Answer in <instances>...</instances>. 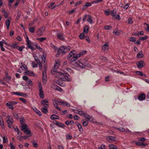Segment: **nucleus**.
I'll list each match as a JSON object with an SVG mask.
<instances>
[{
	"label": "nucleus",
	"instance_id": "obj_43",
	"mask_svg": "<svg viewBox=\"0 0 149 149\" xmlns=\"http://www.w3.org/2000/svg\"><path fill=\"white\" fill-rule=\"evenodd\" d=\"M48 102L46 100H44L41 101V103L42 104H45L46 103H48Z\"/></svg>",
	"mask_w": 149,
	"mask_h": 149
},
{
	"label": "nucleus",
	"instance_id": "obj_40",
	"mask_svg": "<svg viewBox=\"0 0 149 149\" xmlns=\"http://www.w3.org/2000/svg\"><path fill=\"white\" fill-rule=\"evenodd\" d=\"M37 39L41 42H42L44 40H46V38L41 37L39 38H37Z\"/></svg>",
	"mask_w": 149,
	"mask_h": 149
},
{
	"label": "nucleus",
	"instance_id": "obj_50",
	"mask_svg": "<svg viewBox=\"0 0 149 149\" xmlns=\"http://www.w3.org/2000/svg\"><path fill=\"white\" fill-rule=\"evenodd\" d=\"M25 121V120L24 119V118H22L20 119V123L22 125V124H23V123H25L24 121Z\"/></svg>",
	"mask_w": 149,
	"mask_h": 149
},
{
	"label": "nucleus",
	"instance_id": "obj_12",
	"mask_svg": "<svg viewBox=\"0 0 149 149\" xmlns=\"http://www.w3.org/2000/svg\"><path fill=\"white\" fill-rule=\"evenodd\" d=\"M31 41L28 42L27 43V45L28 47L31 49L32 51H33L35 50L34 48L31 45Z\"/></svg>",
	"mask_w": 149,
	"mask_h": 149
},
{
	"label": "nucleus",
	"instance_id": "obj_7",
	"mask_svg": "<svg viewBox=\"0 0 149 149\" xmlns=\"http://www.w3.org/2000/svg\"><path fill=\"white\" fill-rule=\"evenodd\" d=\"M81 54L79 53V54H77L71 58V62H73L76 60L79 57L81 56Z\"/></svg>",
	"mask_w": 149,
	"mask_h": 149
},
{
	"label": "nucleus",
	"instance_id": "obj_31",
	"mask_svg": "<svg viewBox=\"0 0 149 149\" xmlns=\"http://www.w3.org/2000/svg\"><path fill=\"white\" fill-rule=\"evenodd\" d=\"M78 112L77 114H79L81 115H85V113L84 112L82 111L79 110H77Z\"/></svg>",
	"mask_w": 149,
	"mask_h": 149
},
{
	"label": "nucleus",
	"instance_id": "obj_1",
	"mask_svg": "<svg viewBox=\"0 0 149 149\" xmlns=\"http://www.w3.org/2000/svg\"><path fill=\"white\" fill-rule=\"evenodd\" d=\"M56 63L54 64V68L51 71V73L52 74H54V72H56L58 74V75L60 76H56V77L58 79H60L61 80L65 81H70V79L68 77L69 76V74L67 72H65L63 70L61 72H58L57 71V69L58 68L60 63V61L56 60L55 61Z\"/></svg>",
	"mask_w": 149,
	"mask_h": 149
},
{
	"label": "nucleus",
	"instance_id": "obj_2",
	"mask_svg": "<svg viewBox=\"0 0 149 149\" xmlns=\"http://www.w3.org/2000/svg\"><path fill=\"white\" fill-rule=\"evenodd\" d=\"M83 63L79 62V64L76 63V65H78L81 68H84L85 66H87L88 65L87 61L86 60L84 59L83 61Z\"/></svg>",
	"mask_w": 149,
	"mask_h": 149
},
{
	"label": "nucleus",
	"instance_id": "obj_29",
	"mask_svg": "<svg viewBox=\"0 0 149 149\" xmlns=\"http://www.w3.org/2000/svg\"><path fill=\"white\" fill-rule=\"evenodd\" d=\"M41 111L42 112V113L45 114L47 113L48 112L47 109H46L45 108H41Z\"/></svg>",
	"mask_w": 149,
	"mask_h": 149
},
{
	"label": "nucleus",
	"instance_id": "obj_36",
	"mask_svg": "<svg viewBox=\"0 0 149 149\" xmlns=\"http://www.w3.org/2000/svg\"><path fill=\"white\" fill-rule=\"evenodd\" d=\"M116 12L114 10H111L110 12V14L112 16H115Z\"/></svg>",
	"mask_w": 149,
	"mask_h": 149
},
{
	"label": "nucleus",
	"instance_id": "obj_13",
	"mask_svg": "<svg viewBox=\"0 0 149 149\" xmlns=\"http://www.w3.org/2000/svg\"><path fill=\"white\" fill-rule=\"evenodd\" d=\"M25 74L27 75H29L31 76H33L34 75V73L33 72L29 70L24 72Z\"/></svg>",
	"mask_w": 149,
	"mask_h": 149
},
{
	"label": "nucleus",
	"instance_id": "obj_24",
	"mask_svg": "<svg viewBox=\"0 0 149 149\" xmlns=\"http://www.w3.org/2000/svg\"><path fill=\"white\" fill-rule=\"evenodd\" d=\"M89 29V27L88 26H85L83 30L85 34H87L88 32Z\"/></svg>",
	"mask_w": 149,
	"mask_h": 149
},
{
	"label": "nucleus",
	"instance_id": "obj_58",
	"mask_svg": "<svg viewBox=\"0 0 149 149\" xmlns=\"http://www.w3.org/2000/svg\"><path fill=\"white\" fill-rule=\"evenodd\" d=\"M13 114L14 118L16 119H17L19 115L15 113H13Z\"/></svg>",
	"mask_w": 149,
	"mask_h": 149
},
{
	"label": "nucleus",
	"instance_id": "obj_39",
	"mask_svg": "<svg viewBox=\"0 0 149 149\" xmlns=\"http://www.w3.org/2000/svg\"><path fill=\"white\" fill-rule=\"evenodd\" d=\"M58 101L56 100H55L53 101V104L54 107H56L58 106Z\"/></svg>",
	"mask_w": 149,
	"mask_h": 149
},
{
	"label": "nucleus",
	"instance_id": "obj_9",
	"mask_svg": "<svg viewBox=\"0 0 149 149\" xmlns=\"http://www.w3.org/2000/svg\"><path fill=\"white\" fill-rule=\"evenodd\" d=\"M76 125L77 126L78 129L79 130V131L80 132H82L83 131V129L82 127L81 124L78 122H76L75 123Z\"/></svg>",
	"mask_w": 149,
	"mask_h": 149
},
{
	"label": "nucleus",
	"instance_id": "obj_11",
	"mask_svg": "<svg viewBox=\"0 0 149 149\" xmlns=\"http://www.w3.org/2000/svg\"><path fill=\"white\" fill-rule=\"evenodd\" d=\"M91 3L89 2H86L85 4L83 6V10H85L86 9L87 7L91 6Z\"/></svg>",
	"mask_w": 149,
	"mask_h": 149
},
{
	"label": "nucleus",
	"instance_id": "obj_45",
	"mask_svg": "<svg viewBox=\"0 0 149 149\" xmlns=\"http://www.w3.org/2000/svg\"><path fill=\"white\" fill-rule=\"evenodd\" d=\"M129 40L130 42H135L136 41V38L135 37H131L130 38Z\"/></svg>",
	"mask_w": 149,
	"mask_h": 149
},
{
	"label": "nucleus",
	"instance_id": "obj_64",
	"mask_svg": "<svg viewBox=\"0 0 149 149\" xmlns=\"http://www.w3.org/2000/svg\"><path fill=\"white\" fill-rule=\"evenodd\" d=\"M72 138V136L69 135H67L66 136V138L68 139H71Z\"/></svg>",
	"mask_w": 149,
	"mask_h": 149
},
{
	"label": "nucleus",
	"instance_id": "obj_49",
	"mask_svg": "<svg viewBox=\"0 0 149 149\" xmlns=\"http://www.w3.org/2000/svg\"><path fill=\"white\" fill-rule=\"evenodd\" d=\"M35 47L37 48V49H38L40 51H42V49L41 48L39 45L37 44L35 45Z\"/></svg>",
	"mask_w": 149,
	"mask_h": 149
},
{
	"label": "nucleus",
	"instance_id": "obj_52",
	"mask_svg": "<svg viewBox=\"0 0 149 149\" xmlns=\"http://www.w3.org/2000/svg\"><path fill=\"white\" fill-rule=\"evenodd\" d=\"M105 146L104 144H102L100 147H99L98 149H106L105 148Z\"/></svg>",
	"mask_w": 149,
	"mask_h": 149
},
{
	"label": "nucleus",
	"instance_id": "obj_35",
	"mask_svg": "<svg viewBox=\"0 0 149 149\" xmlns=\"http://www.w3.org/2000/svg\"><path fill=\"white\" fill-rule=\"evenodd\" d=\"M35 30V28L33 27H31L29 29V31L32 33H34Z\"/></svg>",
	"mask_w": 149,
	"mask_h": 149
},
{
	"label": "nucleus",
	"instance_id": "obj_16",
	"mask_svg": "<svg viewBox=\"0 0 149 149\" xmlns=\"http://www.w3.org/2000/svg\"><path fill=\"white\" fill-rule=\"evenodd\" d=\"M107 139L108 141L111 140V141H115L116 140V137L113 136H109L107 138Z\"/></svg>",
	"mask_w": 149,
	"mask_h": 149
},
{
	"label": "nucleus",
	"instance_id": "obj_59",
	"mask_svg": "<svg viewBox=\"0 0 149 149\" xmlns=\"http://www.w3.org/2000/svg\"><path fill=\"white\" fill-rule=\"evenodd\" d=\"M128 23L129 24H132L133 23L132 21V18L131 17H130L128 20Z\"/></svg>",
	"mask_w": 149,
	"mask_h": 149
},
{
	"label": "nucleus",
	"instance_id": "obj_51",
	"mask_svg": "<svg viewBox=\"0 0 149 149\" xmlns=\"http://www.w3.org/2000/svg\"><path fill=\"white\" fill-rule=\"evenodd\" d=\"M116 129L117 130H119L120 131L122 132H124L125 130V129L123 127L117 128Z\"/></svg>",
	"mask_w": 149,
	"mask_h": 149
},
{
	"label": "nucleus",
	"instance_id": "obj_57",
	"mask_svg": "<svg viewBox=\"0 0 149 149\" xmlns=\"http://www.w3.org/2000/svg\"><path fill=\"white\" fill-rule=\"evenodd\" d=\"M32 144L33 146H34L35 148H37L38 147V144L36 142H35L34 141L32 142Z\"/></svg>",
	"mask_w": 149,
	"mask_h": 149
},
{
	"label": "nucleus",
	"instance_id": "obj_6",
	"mask_svg": "<svg viewBox=\"0 0 149 149\" xmlns=\"http://www.w3.org/2000/svg\"><path fill=\"white\" fill-rule=\"evenodd\" d=\"M6 122L7 123L8 127L9 128H11L13 123L14 122L12 118L10 120V119L8 118Z\"/></svg>",
	"mask_w": 149,
	"mask_h": 149
},
{
	"label": "nucleus",
	"instance_id": "obj_30",
	"mask_svg": "<svg viewBox=\"0 0 149 149\" xmlns=\"http://www.w3.org/2000/svg\"><path fill=\"white\" fill-rule=\"evenodd\" d=\"M148 145V144L145 143V142H140V146L141 147H144L147 146Z\"/></svg>",
	"mask_w": 149,
	"mask_h": 149
},
{
	"label": "nucleus",
	"instance_id": "obj_42",
	"mask_svg": "<svg viewBox=\"0 0 149 149\" xmlns=\"http://www.w3.org/2000/svg\"><path fill=\"white\" fill-rule=\"evenodd\" d=\"M57 125L59 127H65V125L63 123L61 122H58V125Z\"/></svg>",
	"mask_w": 149,
	"mask_h": 149
},
{
	"label": "nucleus",
	"instance_id": "obj_10",
	"mask_svg": "<svg viewBox=\"0 0 149 149\" xmlns=\"http://www.w3.org/2000/svg\"><path fill=\"white\" fill-rule=\"evenodd\" d=\"M57 36L58 39L62 40H64L63 34L61 33H58L57 34Z\"/></svg>",
	"mask_w": 149,
	"mask_h": 149
},
{
	"label": "nucleus",
	"instance_id": "obj_27",
	"mask_svg": "<svg viewBox=\"0 0 149 149\" xmlns=\"http://www.w3.org/2000/svg\"><path fill=\"white\" fill-rule=\"evenodd\" d=\"M63 47H62V46L58 50L57 53H59V54L60 55L61 53L62 54H63V49H64Z\"/></svg>",
	"mask_w": 149,
	"mask_h": 149
},
{
	"label": "nucleus",
	"instance_id": "obj_23",
	"mask_svg": "<svg viewBox=\"0 0 149 149\" xmlns=\"http://www.w3.org/2000/svg\"><path fill=\"white\" fill-rule=\"evenodd\" d=\"M6 105L8 106V108L10 109H14L13 107L10 102L7 103H6Z\"/></svg>",
	"mask_w": 149,
	"mask_h": 149
},
{
	"label": "nucleus",
	"instance_id": "obj_26",
	"mask_svg": "<svg viewBox=\"0 0 149 149\" xmlns=\"http://www.w3.org/2000/svg\"><path fill=\"white\" fill-rule=\"evenodd\" d=\"M146 95L144 93H142L140 94V101H143L145 100Z\"/></svg>",
	"mask_w": 149,
	"mask_h": 149
},
{
	"label": "nucleus",
	"instance_id": "obj_15",
	"mask_svg": "<svg viewBox=\"0 0 149 149\" xmlns=\"http://www.w3.org/2000/svg\"><path fill=\"white\" fill-rule=\"evenodd\" d=\"M108 42H107L102 47V49L103 51H105L106 49H108Z\"/></svg>",
	"mask_w": 149,
	"mask_h": 149
},
{
	"label": "nucleus",
	"instance_id": "obj_19",
	"mask_svg": "<svg viewBox=\"0 0 149 149\" xmlns=\"http://www.w3.org/2000/svg\"><path fill=\"white\" fill-rule=\"evenodd\" d=\"M92 17L91 15H88L87 19V21L89 22L90 24H92L93 23L92 21Z\"/></svg>",
	"mask_w": 149,
	"mask_h": 149
},
{
	"label": "nucleus",
	"instance_id": "obj_61",
	"mask_svg": "<svg viewBox=\"0 0 149 149\" xmlns=\"http://www.w3.org/2000/svg\"><path fill=\"white\" fill-rule=\"evenodd\" d=\"M22 77L23 79L26 81L29 79L28 77L26 76H24Z\"/></svg>",
	"mask_w": 149,
	"mask_h": 149
},
{
	"label": "nucleus",
	"instance_id": "obj_37",
	"mask_svg": "<svg viewBox=\"0 0 149 149\" xmlns=\"http://www.w3.org/2000/svg\"><path fill=\"white\" fill-rule=\"evenodd\" d=\"M86 121H84L82 123V125L84 126H86L88 123V121L87 120H85Z\"/></svg>",
	"mask_w": 149,
	"mask_h": 149
},
{
	"label": "nucleus",
	"instance_id": "obj_55",
	"mask_svg": "<svg viewBox=\"0 0 149 149\" xmlns=\"http://www.w3.org/2000/svg\"><path fill=\"white\" fill-rule=\"evenodd\" d=\"M46 56L45 55H43L42 56V61L44 63H45V61L46 60Z\"/></svg>",
	"mask_w": 149,
	"mask_h": 149
},
{
	"label": "nucleus",
	"instance_id": "obj_17",
	"mask_svg": "<svg viewBox=\"0 0 149 149\" xmlns=\"http://www.w3.org/2000/svg\"><path fill=\"white\" fill-rule=\"evenodd\" d=\"M73 54L72 53V52H70L68 56L67 59L70 62H71V58L73 57Z\"/></svg>",
	"mask_w": 149,
	"mask_h": 149
},
{
	"label": "nucleus",
	"instance_id": "obj_3",
	"mask_svg": "<svg viewBox=\"0 0 149 149\" xmlns=\"http://www.w3.org/2000/svg\"><path fill=\"white\" fill-rule=\"evenodd\" d=\"M38 87L39 88V96H40V97L41 99H43L44 98V92L42 91V85L40 83L38 84Z\"/></svg>",
	"mask_w": 149,
	"mask_h": 149
},
{
	"label": "nucleus",
	"instance_id": "obj_62",
	"mask_svg": "<svg viewBox=\"0 0 149 149\" xmlns=\"http://www.w3.org/2000/svg\"><path fill=\"white\" fill-rule=\"evenodd\" d=\"M22 67H23V68L26 71H27L28 70L27 67L25 64H23V66Z\"/></svg>",
	"mask_w": 149,
	"mask_h": 149
},
{
	"label": "nucleus",
	"instance_id": "obj_41",
	"mask_svg": "<svg viewBox=\"0 0 149 149\" xmlns=\"http://www.w3.org/2000/svg\"><path fill=\"white\" fill-rule=\"evenodd\" d=\"M84 33H81L79 36V37L81 39H83L84 38Z\"/></svg>",
	"mask_w": 149,
	"mask_h": 149
},
{
	"label": "nucleus",
	"instance_id": "obj_8",
	"mask_svg": "<svg viewBox=\"0 0 149 149\" xmlns=\"http://www.w3.org/2000/svg\"><path fill=\"white\" fill-rule=\"evenodd\" d=\"M58 102L59 104L61 103V105H64V106H67L68 107H69L71 106L70 105V104H68L66 102L58 101Z\"/></svg>",
	"mask_w": 149,
	"mask_h": 149
},
{
	"label": "nucleus",
	"instance_id": "obj_46",
	"mask_svg": "<svg viewBox=\"0 0 149 149\" xmlns=\"http://www.w3.org/2000/svg\"><path fill=\"white\" fill-rule=\"evenodd\" d=\"M104 29L106 30H111L112 27L110 26H104Z\"/></svg>",
	"mask_w": 149,
	"mask_h": 149
},
{
	"label": "nucleus",
	"instance_id": "obj_63",
	"mask_svg": "<svg viewBox=\"0 0 149 149\" xmlns=\"http://www.w3.org/2000/svg\"><path fill=\"white\" fill-rule=\"evenodd\" d=\"M114 18L117 20H120V15H117L114 17Z\"/></svg>",
	"mask_w": 149,
	"mask_h": 149
},
{
	"label": "nucleus",
	"instance_id": "obj_53",
	"mask_svg": "<svg viewBox=\"0 0 149 149\" xmlns=\"http://www.w3.org/2000/svg\"><path fill=\"white\" fill-rule=\"evenodd\" d=\"M19 100L24 103H26V100L24 98L21 97L19 98Z\"/></svg>",
	"mask_w": 149,
	"mask_h": 149
},
{
	"label": "nucleus",
	"instance_id": "obj_60",
	"mask_svg": "<svg viewBox=\"0 0 149 149\" xmlns=\"http://www.w3.org/2000/svg\"><path fill=\"white\" fill-rule=\"evenodd\" d=\"M146 140V139L143 137L140 138V142H144Z\"/></svg>",
	"mask_w": 149,
	"mask_h": 149
},
{
	"label": "nucleus",
	"instance_id": "obj_25",
	"mask_svg": "<svg viewBox=\"0 0 149 149\" xmlns=\"http://www.w3.org/2000/svg\"><path fill=\"white\" fill-rule=\"evenodd\" d=\"M109 147L110 149H117V147L116 146L113 144L109 145Z\"/></svg>",
	"mask_w": 149,
	"mask_h": 149
},
{
	"label": "nucleus",
	"instance_id": "obj_22",
	"mask_svg": "<svg viewBox=\"0 0 149 149\" xmlns=\"http://www.w3.org/2000/svg\"><path fill=\"white\" fill-rule=\"evenodd\" d=\"M6 78H4V79H6V81L7 82H8L11 79V77L9 76H8V74L7 73H6Z\"/></svg>",
	"mask_w": 149,
	"mask_h": 149
},
{
	"label": "nucleus",
	"instance_id": "obj_44",
	"mask_svg": "<svg viewBox=\"0 0 149 149\" xmlns=\"http://www.w3.org/2000/svg\"><path fill=\"white\" fill-rule=\"evenodd\" d=\"M145 65L144 62L143 61H140V68H142Z\"/></svg>",
	"mask_w": 149,
	"mask_h": 149
},
{
	"label": "nucleus",
	"instance_id": "obj_5",
	"mask_svg": "<svg viewBox=\"0 0 149 149\" xmlns=\"http://www.w3.org/2000/svg\"><path fill=\"white\" fill-rule=\"evenodd\" d=\"M45 27H42L40 28L37 32V35L41 36H42L43 33L44 32Z\"/></svg>",
	"mask_w": 149,
	"mask_h": 149
},
{
	"label": "nucleus",
	"instance_id": "obj_56",
	"mask_svg": "<svg viewBox=\"0 0 149 149\" xmlns=\"http://www.w3.org/2000/svg\"><path fill=\"white\" fill-rule=\"evenodd\" d=\"M62 47H63V48H64V49H63V54H65L66 53H67V52H68V51L67 50V49H66L65 48H64V46H62Z\"/></svg>",
	"mask_w": 149,
	"mask_h": 149
},
{
	"label": "nucleus",
	"instance_id": "obj_20",
	"mask_svg": "<svg viewBox=\"0 0 149 149\" xmlns=\"http://www.w3.org/2000/svg\"><path fill=\"white\" fill-rule=\"evenodd\" d=\"M27 125L26 124H22L21 125L22 129L21 130L23 131L24 130H25L27 129Z\"/></svg>",
	"mask_w": 149,
	"mask_h": 149
},
{
	"label": "nucleus",
	"instance_id": "obj_38",
	"mask_svg": "<svg viewBox=\"0 0 149 149\" xmlns=\"http://www.w3.org/2000/svg\"><path fill=\"white\" fill-rule=\"evenodd\" d=\"M24 133H25L26 134H30L31 133V131L30 130H28L27 129H26L25 130H24L23 131Z\"/></svg>",
	"mask_w": 149,
	"mask_h": 149
},
{
	"label": "nucleus",
	"instance_id": "obj_32",
	"mask_svg": "<svg viewBox=\"0 0 149 149\" xmlns=\"http://www.w3.org/2000/svg\"><path fill=\"white\" fill-rule=\"evenodd\" d=\"M148 38V36H140V40H144L147 39Z\"/></svg>",
	"mask_w": 149,
	"mask_h": 149
},
{
	"label": "nucleus",
	"instance_id": "obj_47",
	"mask_svg": "<svg viewBox=\"0 0 149 149\" xmlns=\"http://www.w3.org/2000/svg\"><path fill=\"white\" fill-rule=\"evenodd\" d=\"M146 24L147 26V27L145 29V30L147 32H149V24L144 23V25Z\"/></svg>",
	"mask_w": 149,
	"mask_h": 149
},
{
	"label": "nucleus",
	"instance_id": "obj_48",
	"mask_svg": "<svg viewBox=\"0 0 149 149\" xmlns=\"http://www.w3.org/2000/svg\"><path fill=\"white\" fill-rule=\"evenodd\" d=\"M24 48V47H19V46H17V49H18L20 51H22L23 48Z\"/></svg>",
	"mask_w": 149,
	"mask_h": 149
},
{
	"label": "nucleus",
	"instance_id": "obj_54",
	"mask_svg": "<svg viewBox=\"0 0 149 149\" xmlns=\"http://www.w3.org/2000/svg\"><path fill=\"white\" fill-rule=\"evenodd\" d=\"M75 11V9L74 8L73 9L71 10L70 11H68V13L69 14H72Z\"/></svg>",
	"mask_w": 149,
	"mask_h": 149
},
{
	"label": "nucleus",
	"instance_id": "obj_28",
	"mask_svg": "<svg viewBox=\"0 0 149 149\" xmlns=\"http://www.w3.org/2000/svg\"><path fill=\"white\" fill-rule=\"evenodd\" d=\"M84 117L87 119V120L88 121L89 120L91 122H93L94 120V119L92 117H87L86 116H84Z\"/></svg>",
	"mask_w": 149,
	"mask_h": 149
},
{
	"label": "nucleus",
	"instance_id": "obj_33",
	"mask_svg": "<svg viewBox=\"0 0 149 149\" xmlns=\"http://www.w3.org/2000/svg\"><path fill=\"white\" fill-rule=\"evenodd\" d=\"M26 83L27 84L30 86L33 85V82L31 79H29L26 81Z\"/></svg>",
	"mask_w": 149,
	"mask_h": 149
},
{
	"label": "nucleus",
	"instance_id": "obj_34",
	"mask_svg": "<svg viewBox=\"0 0 149 149\" xmlns=\"http://www.w3.org/2000/svg\"><path fill=\"white\" fill-rule=\"evenodd\" d=\"M33 57L34 58L35 60L36 61L37 63H40V60L38 59V56H34Z\"/></svg>",
	"mask_w": 149,
	"mask_h": 149
},
{
	"label": "nucleus",
	"instance_id": "obj_21",
	"mask_svg": "<svg viewBox=\"0 0 149 149\" xmlns=\"http://www.w3.org/2000/svg\"><path fill=\"white\" fill-rule=\"evenodd\" d=\"M10 24V20L9 19H7L6 21V24L7 29H9Z\"/></svg>",
	"mask_w": 149,
	"mask_h": 149
},
{
	"label": "nucleus",
	"instance_id": "obj_4",
	"mask_svg": "<svg viewBox=\"0 0 149 149\" xmlns=\"http://www.w3.org/2000/svg\"><path fill=\"white\" fill-rule=\"evenodd\" d=\"M42 82L45 84L47 82V75L46 74V70L44 69V72H42Z\"/></svg>",
	"mask_w": 149,
	"mask_h": 149
},
{
	"label": "nucleus",
	"instance_id": "obj_18",
	"mask_svg": "<svg viewBox=\"0 0 149 149\" xmlns=\"http://www.w3.org/2000/svg\"><path fill=\"white\" fill-rule=\"evenodd\" d=\"M50 118L52 120L58 119L59 117L57 115L53 114L51 116Z\"/></svg>",
	"mask_w": 149,
	"mask_h": 149
},
{
	"label": "nucleus",
	"instance_id": "obj_14",
	"mask_svg": "<svg viewBox=\"0 0 149 149\" xmlns=\"http://www.w3.org/2000/svg\"><path fill=\"white\" fill-rule=\"evenodd\" d=\"M33 109L34 111L39 116H41L42 114L41 112L37 109L35 107H34L33 108Z\"/></svg>",
	"mask_w": 149,
	"mask_h": 149
}]
</instances>
